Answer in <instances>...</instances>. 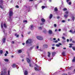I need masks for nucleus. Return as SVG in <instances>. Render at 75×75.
I'll use <instances>...</instances> for the list:
<instances>
[{
    "mask_svg": "<svg viewBox=\"0 0 75 75\" xmlns=\"http://www.w3.org/2000/svg\"><path fill=\"white\" fill-rule=\"evenodd\" d=\"M9 15L10 20H11V21H12V19L11 18V17L13 16V11H9Z\"/></svg>",
    "mask_w": 75,
    "mask_h": 75,
    "instance_id": "obj_1",
    "label": "nucleus"
},
{
    "mask_svg": "<svg viewBox=\"0 0 75 75\" xmlns=\"http://www.w3.org/2000/svg\"><path fill=\"white\" fill-rule=\"evenodd\" d=\"M26 59L28 62V64H29L30 67H33V66H32L31 65V64L30 63V62H31V60H30V59L29 58H27Z\"/></svg>",
    "mask_w": 75,
    "mask_h": 75,
    "instance_id": "obj_2",
    "label": "nucleus"
},
{
    "mask_svg": "<svg viewBox=\"0 0 75 75\" xmlns=\"http://www.w3.org/2000/svg\"><path fill=\"white\" fill-rule=\"evenodd\" d=\"M32 42V40L31 39H29L27 40L26 42V44H31Z\"/></svg>",
    "mask_w": 75,
    "mask_h": 75,
    "instance_id": "obj_3",
    "label": "nucleus"
},
{
    "mask_svg": "<svg viewBox=\"0 0 75 75\" xmlns=\"http://www.w3.org/2000/svg\"><path fill=\"white\" fill-rule=\"evenodd\" d=\"M37 38L39 40H43V38L42 37H41L40 36H37Z\"/></svg>",
    "mask_w": 75,
    "mask_h": 75,
    "instance_id": "obj_4",
    "label": "nucleus"
},
{
    "mask_svg": "<svg viewBox=\"0 0 75 75\" xmlns=\"http://www.w3.org/2000/svg\"><path fill=\"white\" fill-rule=\"evenodd\" d=\"M3 0H0V5H3Z\"/></svg>",
    "mask_w": 75,
    "mask_h": 75,
    "instance_id": "obj_5",
    "label": "nucleus"
},
{
    "mask_svg": "<svg viewBox=\"0 0 75 75\" xmlns=\"http://www.w3.org/2000/svg\"><path fill=\"white\" fill-rule=\"evenodd\" d=\"M41 21H42V23H45V20L44 18H42L41 19Z\"/></svg>",
    "mask_w": 75,
    "mask_h": 75,
    "instance_id": "obj_6",
    "label": "nucleus"
},
{
    "mask_svg": "<svg viewBox=\"0 0 75 75\" xmlns=\"http://www.w3.org/2000/svg\"><path fill=\"white\" fill-rule=\"evenodd\" d=\"M48 33L50 34H52V30H49Z\"/></svg>",
    "mask_w": 75,
    "mask_h": 75,
    "instance_id": "obj_7",
    "label": "nucleus"
},
{
    "mask_svg": "<svg viewBox=\"0 0 75 75\" xmlns=\"http://www.w3.org/2000/svg\"><path fill=\"white\" fill-rule=\"evenodd\" d=\"M6 38H3V39H2V41L4 43H5V42H6Z\"/></svg>",
    "mask_w": 75,
    "mask_h": 75,
    "instance_id": "obj_8",
    "label": "nucleus"
},
{
    "mask_svg": "<svg viewBox=\"0 0 75 75\" xmlns=\"http://www.w3.org/2000/svg\"><path fill=\"white\" fill-rule=\"evenodd\" d=\"M24 74L25 75H28V72L27 71H25Z\"/></svg>",
    "mask_w": 75,
    "mask_h": 75,
    "instance_id": "obj_9",
    "label": "nucleus"
},
{
    "mask_svg": "<svg viewBox=\"0 0 75 75\" xmlns=\"http://www.w3.org/2000/svg\"><path fill=\"white\" fill-rule=\"evenodd\" d=\"M48 57L50 58V56H51V53L50 52H48Z\"/></svg>",
    "mask_w": 75,
    "mask_h": 75,
    "instance_id": "obj_10",
    "label": "nucleus"
},
{
    "mask_svg": "<svg viewBox=\"0 0 75 75\" xmlns=\"http://www.w3.org/2000/svg\"><path fill=\"white\" fill-rule=\"evenodd\" d=\"M12 67H13V68L16 67V64H13V65L12 66Z\"/></svg>",
    "mask_w": 75,
    "mask_h": 75,
    "instance_id": "obj_11",
    "label": "nucleus"
},
{
    "mask_svg": "<svg viewBox=\"0 0 75 75\" xmlns=\"http://www.w3.org/2000/svg\"><path fill=\"white\" fill-rule=\"evenodd\" d=\"M62 55H63V56H65V52H63L62 53Z\"/></svg>",
    "mask_w": 75,
    "mask_h": 75,
    "instance_id": "obj_12",
    "label": "nucleus"
},
{
    "mask_svg": "<svg viewBox=\"0 0 75 75\" xmlns=\"http://www.w3.org/2000/svg\"><path fill=\"white\" fill-rule=\"evenodd\" d=\"M52 15L50 14L49 16V18L50 19H51V18H52Z\"/></svg>",
    "mask_w": 75,
    "mask_h": 75,
    "instance_id": "obj_13",
    "label": "nucleus"
},
{
    "mask_svg": "<svg viewBox=\"0 0 75 75\" xmlns=\"http://www.w3.org/2000/svg\"><path fill=\"white\" fill-rule=\"evenodd\" d=\"M55 54H56V53L55 52H52V56H54L55 55Z\"/></svg>",
    "mask_w": 75,
    "mask_h": 75,
    "instance_id": "obj_14",
    "label": "nucleus"
},
{
    "mask_svg": "<svg viewBox=\"0 0 75 75\" xmlns=\"http://www.w3.org/2000/svg\"><path fill=\"white\" fill-rule=\"evenodd\" d=\"M43 46L45 48H47L48 47V45H44Z\"/></svg>",
    "mask_w": 75,
    "mask_h": 75,
    "instance_id": "obj_15",
    "label": "nucleus"
},
{
    "mask_svg": "<svg viewBox=\"0 0 75 75\" xmlns=\"http://www.w3.org/2000/svg\"><path fill=\"white\" fill-rule=\"evenodd\" d=\"M18 52L19 54H20L22 52V50H19L18 51Z\"/></svg>",
    "mask_w": 75,
    "mask_h": 75,
    "instance_id": "obj_16",
    "label": "nucleus"
},
{
    "mask_svg": "<svg viewBox=\"0 0 75 75\" xmlns=\"http://www.w3.org/2000/svg\"><path fill=\"white\" fill-rule=\"evenodd\" d=\"M30 28L31 30L33 29V25H32L30 26Z\"/></svg>",
    "mask_w": 75,
    "mask_h": 75,
    "instance_id": "obj_17",
    "label": "nucleus"
},
{
    "mask_svg": "<svg viewBox=\"0 0 75 75\" xmlns=\"http://www.w3.org/2000/svg\"><path fill=\"white\" fill-rule=\"evenodd\" d=\"M34 69L35 71H39V69H37V68L35 67L34 68Z\"/></svg>",
    "mask_w": 75,
    "mask_h": 75,
    "instance_id": "obj_18",
    "label": "nucleus"
},
{
    "mask_svg": "<svg viewBox=\"0 0 75 75\" xmlns=\"http://www.w3.org/2000/svg\"><path fill=\"white\" fill-rule=\"evenodd\" d=\"M15 36H16V37L18 38V37H19V35H17V34L16 33L15 34Z\"/></svg>",
    "mask_w": 75,
    "mask_h": 75,
    "instance_id": "obj_19",
    "label": "nucleus"
},
{
    "mask_svg": "<svg viewBox=\"0 0 75 75\" xmlns=\"http://www.w3.org/2000/svg\"><path fill=\"white\" fill-rule=\"evenodd\" d=\"M4 61L6 62H8V59H4Z\"/></svg>",
    "mask_w": 75,
    "mask_h": 75,
    "instance_id": "obj_20",
    "label": "nucleus"
},
{
    "mask_svg": "<svg viewBox=\"0 0 75 75\" xmlns=\"http://www.w3.org/2000/svg\"><path fill=\"white\" fill-rule=\"evenodd\" d=\"M3 52V50H0V54H2Z\"/></svg>",
    "mask_w": 75,
    "mask_h": 75,
    "instance_id": "obj_21",
    "label": "nucleus"
},
{
    "mask_svg": "<svg viewBox=\"0 0 75 75\" xmlns=\"http://www.w3.org/2000/svg\"><path fill=\"white\" fill-rule=\"evenodd\" d=\"M54 10L55 11H58V9L56 7L54 8Z\"/></svg>",
    "mask_w": 75,
    "mask_h": 75,
    "instance_id": "obj_22",
    "label": "nucleus"
},
{
    "mask_svg": "<svg viewBox=\"0 0 75 75\" xmlns=\"http://www.w3.org/2000/svg\"><path fill=\"white\" fill-rule=\"evenodd\" d=\"M64 17L65 18H67L68 17V15H64Z\"/></svg>",
    "mask_w": 75,
    "mask_h": 75,
    "instance_id": "obj_23",
    "label": "nucleus"
},
{
    "mask_svg": "<svg viewBox=\"0 0 75 75\" xmlns=\"http://www.w3.org/2000/svg\"><path fill=\"white\" fill-rule=\"evenodd\" d=\"M75 61V57H74L73 59L72 60V62H74Z\"/></svg>",
    "mask_w": 75,
    "mask_h": 75,
    "instance_id": "obj_24",
    "label": "nucleus"
},
{
    "mask_svg": "<svg viewBox=\"0 0 75 75\" xmlns=\"http://www.w3.org/2000/svg\"><path fill=\"white\" fill-rule=\"evenodd\" d=\"M4 26L5 28H7V25H6V23L4 24Z\"/></svg>",
    "mask_w": 75,
    "mask_h": 75,
    "instance_id": "obj_25",
    "label": "nucleus"
},
{
    "mask_svg": "<svg viewBox=\"0 0 75 75\" xmlns=\"http://www.w3.org/2000/svg\"><path fill=\"white\" fill-rule=\"evenodd\" d=\"M7 71H4V72L3 73V74H7Z\"/></svg>",
    "mask_w": 75,
    "mask_h": 75,
    "instance_id": "obj_26",
    "label": "nucleus"
},
{
    "mask_svg": "<svg viewBox=\"0 0 75 75\" xmlns=\"http://www.w3.org/2000/svg\"><path fill=\"white\" fill-rule=\"evenodd\" d=\"M42 9H44V8H45V7L44 6H42Z\"/></svg>",
    "mask_w": 75,
    "mask_h": 75,
    "instance_id": "obj_27",
    "label": "nucleus"
},
{
    "mask_svg": "<svg viewBox=\"0 0 75 75\" xmlns=\"http://www.w3.org/2000/svg\"><path fill=\"white\" fill-rule=\"evenodd\" d=\"M43 33H47V30H44L43 31Z\"/></svg>",
    "mask_w": 75,
    "mask_h": 75,
    "instance_id": "obj_28",
    "label": "nucleus"
},
{
    "mask_svg": "<svg viewBox=\"0 0 75 75\" xmlns=\"http://www.w3.org/2000/svg\"><path fill=\"white\" fill-rule=\"evenodd\" d=\"M74 20H75V17H73L72 18V20L73 21H74Z\"/></svg>",
    "mask_w": 75,
    "mask_h": 75,
    "instance_id": "obj_29",
    "label": "nucleus"
},
{
    "mask_svg": "<svg viewBox=\"0 0 75 75\" xmlns=\"http://www.w3.org/2000/svg\"><path fill=\"white\" fill-rule=\"evenodd\" d=\"M72 49L74 50V51H75V48L74 47H72Z\"/></svg>",
    "mask_w": 75,
    "mask_h": 75,
    "instance_id": "obj_30",
    "label": "nucleus"
},
{
    "mask_svg": "<svg viewBox=\"0 0 75 75\" xmlns=\"http://www.w3.org/2000/svg\"><path fill=\"white\" fill-rule=\"evenodd\" d=\"M0 8H1L2 9H3V8L1 6V5H0Z\"/></svg>",
    "mask_w": 75,
    "mask_h": 75,
    "instance_id": "obj_31",
    "label": "nucleus"
},
{
    "mask_svg": "<svg viewBox=\"0 0 75 75\" xmlns=\"http://www.w3.org/2000/svg\"><path fill=\"white\" fill-rule=\"evenodd\" d=\"M35 66H36V67H37V68H39V66H38V65H37V64H35Z\"/></svg>",
    "mask_w": 75,
    "mask_h": 75,
    "instance_id": "obj_32",
    "label": "nucleus"
},
{
    "mask_svg": "<svg viewBox=\"0 0 75 75\" xmlns=\"http://www.w3.org/2000/svg\"><path fill=\"white\" fill-rule=\"evenodd\" d=\"M23 23H27V20H24L23 21Z\"/></svg>",
    "mask_w": 75,
    "mask_h": 75,
    "instance_id": "obj_33",
    "label": "nucleus"
},
{
    "mask_svg": "<svg viewBox=\"0 0 75 75\" xmlns=\"http://www.w3.org/2000/svg\"><path fill=\"white\" fill-rule=\"evenodd\" d=\"M66 10H67V8H64L63 9V11H66Z\"/></svg>",
    "mask_w": 75,
    "mask_h": 75,
    "instance_id": "obj_34",
    "label": "nucleus"
},
{
    "mask_svg": "<svg viewBox=\"0 0 75 75\" xmlns=\"http://www.w3.org/2000/svg\"><path fill=\"white\" fill-rule=\"evenodd\" d=\"M56 45L57 47H59L60 46L58 44H56Z\"/></svg>",
    "mask_w": 75,
    "mask_h": 75,
    "instance_id": "obj_35",
    "label": "nucleus"
},
{
    "mask_svg": "<svg viewBox=\"0 0 75 75\" xmlns=\"http://www.w3.org/2000/svg\"><path fill=\"white\" fill-rule=\"evenodd\" d=\"M69 12L68 11H67L65 12V14H68L69 13Z\"/></svg>",
    "mask_w": 75,
    "mask_h": 75,
    "instance_id": "obj_36",
    "label": "nucleus"
},
{
    "mask_svg": "<svg viewBox=\"0 0 75 75\" xmlns=\"http://www.w3.org/2000/svg\"><path fill=\"white\" fill-rule=\"evenodd\" d=\"M62 38L63 40H65V39H66L64 37H62Z\"/></svg>",
    "mask_w": 75,
    "mask_h": 75,
    "instance_id": "obj_37",
    "label": "nucleus"
},
{
    "mask_svg": "<svg viewBox=\"0 0 75 75\" xmlns=\"http://www.w3.org/2000/svg\"><path fill=\"white\" fill-rule=\"evenodd\" d=\"M71 4H72L71 2H70L69 3V5H71Z\"/></svg>",
    "mask_w": 75,
    "mask_h": 75,
    "instance_id": "obj_38",
    "label": "nucleus"
},
{
    "mask_svg": "<svg viewBox=\"0 0 75 75\" xmlns=\"http://www.w3.org/2000/svg\"><path fill=\"white\" fill-rule=\"evenodd\" d=\"M16 8H19V6L18 5H16Z\"/></svg>",
    "mask_w": 75,
    "mask_h": 75,
    "instance_id": "obj_39",
    "label": "nucleus"
},
{
    "mask_svg": "<svg viewBox=\"0 0 75 75\" xmlns=\"http://www.w3.org/2000/svg\"><path fill=\"white\" fill-rule=\"evenodd\" d=\"M54 26L55 27H57V24H54Z\"/></svg>",
    "mask_w": 75,
    "mask_h": 75,
    "instance_id": "obj_40",
    "label": "nucleus"
},
{
    "mask_svg": "<svg viewBox=\"0 0 75 75\" xmlns=\"http://www.w3.org/2000/svg\"><path fill=\"white\" fill-rule=\"evenodd\" d=\"M39 29H40L41 30H42V28L41 27H39Z\"/></svg>",
    "mask_w": 75,
    "mask_h": 75,
    "instance_id": "obj_41",
    "label": "nucleus"
},
{
    "mask_svg": "<svg viewBox=\"0 0 75 75\" xmlns=\"http://www.w3.org/2000/svg\"><path fill=\"white\" fill-rule=\"evenodd\" d=\"M62 75H67V74H66L64 73L62 74Z\"/></svg>",
    "mask_w": 75,
    "mask_h": 75,
    "instance_id": "obj_42",
    "label": "nucleus"
},
{
    "mask_svg": "<svg viewBox=\"0 0 75 75\" xmlns=\"http://www.w3.org/2000/svg\"><path fill=\"white\" fill-rule=\"evenodd\" d=\"M62 23H65V21L64 20H63L62 21Z\"/></svg>",
    "mask_w": 75,
    "mask_h": 75,
    "instance_id": "obj_43",
    "label": "nucleus"
},
{
    "mask_svg": "<svg viewBox=\"0 0 75 75\" xmlns=\"http://www.w3.org/2000/svg\"><path fill=\"white\" fill-rule=\"evenodd\" d=\"M1 28H3V25H1Z\"/></svg>",
    "mask_w": 75,
    "mask_h": 75,
    "instance_id": "obj_44",
    "label": "nucleus"
},
{
    "mask_svg": "<svg viewBox=\"0 0 75 75\" xmlns=\"http://www.w3.org/2000/svg\"><path fill=\"white\" fill-rule=\"evenodd\" d=\"M52 50H54V49H55V47H52Z\"/></svg>",
    "mask_w": 75,
    "mask_h": 75,
    "instance_id": "obj_45",
    "label": "nucleus"
},
{
    "mask_svg": "<svg viewBox=\"0 0 75 75\" xmlns=\"http://www.w3.org/2000/svg\"><path fill=\"white\" fill-rule=\"evenodd\" d=\"M59 18H60V17L59 16H58L57 17V19H59Z\"/></svg>",
    "mask_w": 75,
    "mask_h": 75,
    "instance_id": "obj_46",
    "label": "nucleus"
},
{
    "mask_svg": "<svg viewBox=\"0 0 75 75\" xmlns=\"http://www.w3.org/2000/svg\"><path fill=\"white\" fill-rule=\"evenodd\" d=\"M8 75H10V71H8Z\"/></svg>",
    "mask_w": 75,
    "mask_h": 75,
    "instance_id": "obj_47",
    "label": "nucleus"
},
{
    "mask_svg": "<svg viewBox=\"0 0 75 75\" xmlns=\"http://www.w3.org/2000/svg\"><path fill=\"white\" fill-rule=\"evenodd\" d=\"M6 54H8V52L7 51H6Z\"/></svg>",
    "mask_w": 75,
    "mask_h": 75,
    "instance_id": "obj_48",
    "label": "nucleus"
},
{
    "mask_svg": "<svg viewBox=\"0 0 75 75\" xmlns=\"http://www.w3.org/2000/svg\"><path fill=\"white\" fill-rule=\"evenodd\" d=\"M43 24H44V23H42L40 24V25H43Z\"/></svg>",
    "mask_w": 75,
    "mask_h": 75,
    "instance_id": "obj_49",
    "label": "nucleus"
},
{
    "mask_svg": "<svg viewBox=\"0 0 75 75\" xmlns=\"http://www.w3.org/2000/svg\"><path fill=\"white\" fill-rule=\"evenodd\" d=\"M4 55L5 56V57H6V56H7V54L5 53L4 54Z\"/></svg>",
    "mask_w": 75,
    "mask_h": 75,
    "instance_id": "obj_50",
    "label": "nucleus"
},
{
    "mask_svg": "<svg viewBox=\"0 0 75 75\" xmlns=\"http://www.w3.org/2000/svg\"><path fill=\"white\" fill-rule=\"evenodd\" d=\"M12 44H14V41H12Z\"/></svg>",
    "mask_w": 75,
    "mask_h": 75,
    "instance_id": "obj_51",
    "label": "nucleus"
},
{
    "mask_svg": "<svg viewBox=\"0 0 75 75\" xmlns=\"http://www.w3.org/2000/svg\"><path fill=\"white\" fill-rule=\"evenodd\" d=\"M55 42H58V40H56L55 41Z\"/></svg>",
    "mask_w": 75,
    "mask_h": 75,
    "instance_id": "obj_52",
    "label": "nucleus"
},
{
    "mask_svg": "<svg viewBox=\"0 0 75 75\" xmlns=\"http://www.w3.org/2000/svg\"><path fill=\"white\" fill-rule=\"evenodd\" d=\"M69 32L70 33H72V30H70V31H69Z\"/></svg>",
    "mask_w": 75,
    "mask_h": 75,
    "instance_id": "obj_53",
    "label": "nucleus"
},
{
    "mask_svg": "<svg viewBox=\"0 0 75 75\" xmlns=\"http://www.w3.org/2000/svg\"><path fill=\"white\" fill-rule=\"evenodd\" d=\"M69 45H70V46H72V45H73L72 44H69Z\"/></svg>",
    "mask_w": 75,
    "mask_h": 75,
    "instance_id": "obj_54",
    "label": "nucleus"
},
{
    "mask_svg": "<svg viewBox=\"0 0 75 75\" xmlns=\"http://www.w3.org/2000/svg\"><path fill=\"white\" fill-rule=\"evenodd\" d=\"M74 31H72V32H71V33L72 34H74Z\"/></svg>",
    "mask_w": 75,
    "mask_h": 75,
    "instance_id": "obj_55",
    "label": "nucleus"
},
{
    "mask_svg": "<svg viewBox=\"0 0 75 75\" xmlns=\"http://www.w3.org/2000/svg\"><path fill=\"white\" fill-rule=\"evenodd\" d=\"M59 45H62V44H61V43H59Z\"/></svg>",
    "mask_w": 75,
    "mask_h": 75,
    "instance_id": "obj_56",
    "label": "nucleus"
},
{
    "mask_svg": "<svg viewBox=\"0 0 75 75\" xmlns=\"http://www.w3.org/2000/svg\"><path fill=\"white\" fill-rule=\"evenodd\" d=\"M61 31V30L60 29H59V31Z\"/></svg>",
    "mask_w": 75,
    "mask_h": 75,
    "instance_id": "obj_57",
    "label": "nucleus"
},
{
    "mask_svg": "<svg viewBox=\"0 0 75 75\" xmlns=\"http://www.w3.org/2000/svg\"><path fill=\"white\" fill-rule=\"evenodd\" d=\"M31 33V32H28V34H30Z\"/></svg>",
    "mask_w": 75,
    "mask_h": 75,
    "instance_id": "obj_58",
    "label": "nucleus"
},
{
    "mask_svg": "<svg viewBox=\"0 0 75 75\" xmlns=\"http://www.w3.org/2000/svg\"><path fill=\"white\" fill-rule=\"evenodd\" d=\"M56 38H53V40H56Z\"/></svg>",
    "mask_w": 75,
    "mask_h": 75,
    "instance_id": "obj_59",
    "label": "nucleus"
},
{
    "mask_svg": "<svg viewBox=\"0 0 75 75\" xmlns=\"http://www.w3.org/2000/svg\"><path fill=\"white\" fill-rule=\"evenodd\" d=\"M22 44H23V45H25V43H23Z\"/></svg>",
    "mask_w": 75,
    "mask_h": 75,
    "instance_id": "obj_60",
    "label": "nucleus"
},
{
    "mask_svg": "<svg viewBox=\"0 0 75 75\" xmlns=\"http://www.w3.org/2000/svg\"><path fill=\"white\" fill-rule=\"evenodd\" d=\"M69 0H67V3H68V2L69 1Z\"/></svg>",
    "mask_w": 75,
    "mask_h": 75,
    "instance_id": "obj_61",
    "label": "nucleus"
},
{
    "mask_svg": "<svg viewBox=\"0 0 75 75\" xmlns=\"http://www.w3.org/2000/svg\"><path fill=\"white\" fill-rule=\"evenodd\" d=\"M67 42H69V39H67Z\"/></svg>",
    "mask_w": 75,
    "mask_h": 75,
    "instance_id": "obj_62",
    "label": "nucleus"
},
{
    "mask_svg": "<svg viewBox=\"0 0 75 75\" xmlns=\"http://www.w3.org/2000/svg\"><path fill=\"white\" fill-rule=\"evenodd\" d=\"M39 48V47L38 46H37V48L38 49Z\"/></svg>",
    "mask_w": 75,
    "mask_h": 75,
    "instance_id": "obj_63",
    "label": "nucleus"
},
{
    "mask_svg": "<svg viewBox=\"0 0 75 75\" xmlns=\"http://www.w3.org/2000/svg\"><path fill=\"white\" fill-rule=\"evenodd\" d=\"M71 47H72V46H69V48H71Z\"/></svg>",
    "mask_w": 75,
    "mask_h": 75,
    "instance_id": "obj_64",
    "label": "nucleus"
}]
</instances>
